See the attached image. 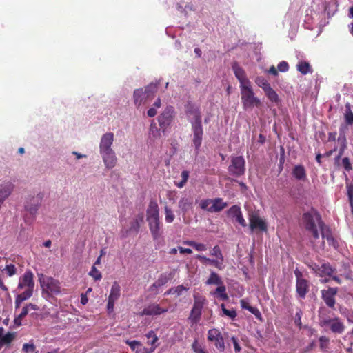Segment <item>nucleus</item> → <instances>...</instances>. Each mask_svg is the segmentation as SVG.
<instances>
[{
	"label": "nucleus",
	"mask_w": 353,
	"mask_h": 353,
	"mask_svg": "<svg viewBox=\"0 0 353 353\" xmlns=\"http://www.w3.org/2000/svg\"><path fill=\"white\" fill-rule=\"evenodd\" d=\"M185 112L188 121L192 125V131L193 133L192 143L195 147L196 153H198L202 143L203 134L201 112L196 105L190 101L185 105Z\"/></svg>",
	"instance_id": "nucleus-1"
},
{
	"label": "nucleus",
	"mask_w": 353,
	"mask_h": 353,
	"mask_svg": "<svg viewBox=\"0 0 353 353\" xmlns=\"http://www.w3.org/2000/svg\"><path fill=\"white\" fill-rule=\"evenodd\" d=\"M114 141V134L106 132L102 135L99 143V153L107 169L113 168L117 162V158L112 145Z\"/></svg>",
	"instance_id": "nucleus-2"
},
{
	"label": "nucleus",
	"mask_w": 353,
	"mask_h": 353,
	"mask_svg": "<svg viewBox=\"0 0 353 353\" xmlns=\"http://www.w3.org/2000/svg\"><path fill=\"white\" fill-rule=\"evenodd\" d=\"M302 222L305 230L309 232L314 239L319 238L320 230L325 223L322 221L320 214L314 208L304 212L302 216Z\"/></svg>",
	"instance_id": "nucleus-3"
},
{
	"label": "nucleus",
	"mask_w": 353,
	"mask_h": 353,
	"mask_svg": "<svg viewBox=\"0 0 353 353\" xmlns=\"http://www.w3.org/2000/svg\"><path fill=\"white\" fill-rule=\"evenodd\" d=\"M43 199V194L39 193L36 196H31L25 201L24 209L28 212L31 218H28L27 216H24V221L30 225L34 220L36 215L38 212L39 208L41 206Z\"/></svg>",
	"instance_id": "nucleus-4"
},
{
	"label": "nucleus",
	"mask_w": 353,
	"mask_h": 353,
	"mask_svg": "<svg viewBox=\"0 0 353 353\" xmlns=\"http://www.w3.org/2000/svg\"><path fill=\"white\" fill-rule=\"evenodd\" d=\"M241 102L245 110L252 109L254 106L259 107L261 103L260 99L255 97L251 83L240 86Z\"/></svg>",
	"instance_id": "nucleus-5"
},
{
	"label": "nucleus",
	"mask_w": 353,
	"mask_h": 353,
	"mask_svg": "<svg viewBox=\"0 0 353 353\" xmlns=\"http://www.w3.org/2000/svg\"><path fill=\"white\" fill-rule=\"evenodd\" d=\"M38 280L43 293L48 295H57L61 292V285L59 281L52 277H47L43 274H38Z\"/></svg>",
	"instance_id": "nucleus-6"
},
{
	"label": "nucleus",
	"mask_w": 353,
	"mask_h": 353,
	"mask_svg": "<svg viewBox=\"0 0 353 353\" xmlns=\"http://www.w3.org/2000/svg\"><path fill=\"white\" fill-rule=\"evenodd\" d=\"M34 275L30 270L26 271L22 276L19 278L18 283V289L22 290L26 288L23 293H28L31 297L33 294L34 288V282L33 280Z\"/></svg>",
	"instance_id": "nucleus-7"
},
{
	"label": "nucleus",
	"mask_w": 353,
	"mask_h": 353,
	"mask_svg": "<svg viewBox=\"0 0 353 353\" xmlns=\"http://www.w3.org/2000/svg\"><path fill=\"white\" fill-rule=\"evenodd\" d=\"M245 160L242 156L232 157L228 172L234 176H240L245 173Z\"/></svg>",
	"instance_id": "nucleus-8"
},
{
	"label": "nucleus",
	"mask_w": 353,
	"mask_h": 353,
	"mask_svg": "<svg viewBox=\"0 0 353 353\" xmlns=\"http://www.w3.org/2000/svg\"><path fill=\"white\" fill-rule=\"evenodd\" d=\"M294 274L296 276V291L298 296L304 299L309 292V283L303 277L302 273L298 270H294Z\"/></svg>",
	"instance_id": "nucleus-9"
},
{
	"label": "nucleus",
	"mask_w": 353,
	"mask_h": 353,
	"mask_svg": "<svg viewBox=\"0 0 353 353\" xmlns=\"http://www.w3.org/2000/svg\"><path fill=\"white\" fill-rule=\"evenodd\" d=\"M308 267L319 276L325 277L332 276V274L335 272V269L333 268L329 263L323 262L321 264H316L315 263H311L308 265Z\"/></svg>",
	"instance_id": "nucleus-10"
},
{
	"label": "nucleus",
	"mask_w": 353,
	"mask_h": 353,
	"mask_svg": "<svg viewBox=\"0 0 353 353\" xmlns=\"http://www.w3.org/2000/svg\"><path fill=\"white\" fill-rule=\"evenodd\" d=\"M174 114V108L171 105L167 106L163 112L159 116L158 121L160 127L165 131L172 123Z\"/></svg>",
	"instance_id": "nucleus-11"
},
{
	"label": "nucleus",
	"mask_w": 353,
	"mask_h": 353,
	"mask_svg": "<svg viewBox=\"0 0 353 353\" xmlns=\"http://www.w3.org/2000/svg\"><path fill=\"white\" fill-rule=\"evenodd\" d=\"M250 228L252 232L254 230H259L261 232L267 231V225L265 222L256 214L252 212L249 214Z\"/></svg>",
	"instance_id": "nucleus-12"
},
{
	"label": "nucleus",
	"mask_w": 353,
	"mask_h": 353,
	"mask_svg": "<svg viewBox=\"0 0 353 353\" xmlns=\"http://www.w3.org/2000/svg\"><path fill=\"white\" fill-rule=\"evenodd\" d=\"M208 339L214 342V345L220 351L223 352L225 350V344L221 332L217 329H211L208 333Z\"/></svg>",
	"instance_id": "nucleus-13"
},
{
	"label": "nucleus",
	"mask_w": 353,
	"mask_h": 353,
	"mask_svg": "<svg viewBox=\"0 0 353 353\" xmlns=\"http://www.w3.org/2000/svg\"><path fill=\"white\" fill-rule=\"evenodd\" d=\"M338 292L337 288H328L327 290H321V297L325 304L330 308H333L336 303L335 295Z\"/></svg>",
	"instance_id": "nucleus-14"
},
{
	"label": "nucleus",
	"mask_w": 353,
	"mask_h": 353,
	"mask_svg": "<svg viewBox=\"0 0 353 353\" xmlns=\"http://www.w3.org/2000/svg\"><path fill=\"white\" fill-rule=\"evenodd\" d=\"M167 308H162L156 303H150L145 306L141 312V315L156 316L167 312Z\"/></svg>",
	"instance_id": "nucleus-15"
},
{
	"label": "nucleus",
	"mask_w": 353,
	"mask_h": 353,
	"mask_svg": "<svg viewBox=\"0 0 353 353\" xmlns=\"http://www.w3.org/2000/svg\"><path fill=\"white\" fill-rule=\"evenodd\" d=\"M228 215L234 219L235 221L239 223L241 226L245 227L247 226L245 220L244 219L241 208L238 205H232L229 210L227 211Z\"/></svg>",
	"instance_id": "nucleus-16"
},
{
	"label": "nucleus",
	"mask_w": 353,
	"mask_h": 353,
	"mask_svg": "<svg viewBox=\"0 0 353 353\" xmlns=\"http://www.w3.org/2000/svg\"><path fill=\"white\" fill-rule=\"evenodd\" d=\"M150 231L151 232L152 236L154 240L158 239L161 237L162 234V231L161 230V221L159 219H148L146 220Z\"/></svg>",
	"instance_id": "nucleus-17"
},
{
	"label": "nucleus",
	"mask_w": 353,
	"mask_h": 353,
	"mask_svg": "<svg viewBox=\"0 0 353 353\" xmlns=\"http://www.w3.org/2000/svg\"><path fill=\"white\" fill-rule=\"evenodd\" d=\"M232 70L235 77L237 78L240 83V86H244L251 83L249 79L246 77L245 71L236 63L232 65Z\"/></svg>",
	"instance_id": "nucleus-18"
},
{
	"label": "nucleus",
	"mask_w": 353,
	"mask_h": 353,
	"mask_svg": "<svg viewBox=\"0 0 353 353\" xmlns=\"http://www.w3.org/2000/svg\"><path fill=\"white\" fill-rule=\"evenodd\" d=\"M14 185L11 182L0 184V200L3 202L12 194Z\"/></svg>",
	"instance_id": "nucleus-19"
},
{
	"label": "nucleus",
	"mask_w": 353,
	"mask_h": 353,
	"mask_svg": "<svg viewBox=\"0 0 353 353\" xmlns=\"http://www.w3.org/2000/svg\"><path fill=\"white\" fill-rule=\"evenodd\" d=\"M159 208L156 201H150L146 210V220L159 219Z\"/></svg>",
	"instance_id": "nucleus-20"
},
{
	"label": "nucleus",
	"mask_w": 353,
	"mask_h": 353,
	"mask_svg": "<svg viewBox=\"0 0 353 353\" xmlns=\"http://www.w3.org/2000/svg\"><path fill=\"white\" fill-rule=\"evenodd\" d=\"M320 230L322 238L325 239L327 241L330 245H332L335 248H337L338 243L334 239L329 228L325 224L323 225V227H322L320 229Z\"/></svg>",
	"instance_id": "nucleus-21"
},
{
	"label": "nucleus",
	"mask_w": 353,
	"mask_h": 353,
	"mask_svg": "<svg viewBox=\"0 0 353 353\" xmlns=\"http://www.w3.org/2000/svg\"><path fill=\"white\" fill-rule=\"evenodd\" d=\"M133 99L134 104L139 107L150 98L143 89H137L134 91Z\"/></svg>",
	"instance_id": "nucleus-22"
},
{
	"label": "nucleus",
	"mask_w": 353,
	"mask_h": 353,
	"mask_svg": "<svg viewBox=\"0 0 353 353\" xmlns=\"http://www.w3.org/2000/svg\"><path fill=\"white\" fill-rule=\"evenodd\" d=\"M193 205V199L191 197L184 196L182 197L178 203L179 209L181 210L183 214H185L189 210H190Z\"/></svg>",
	"instance_id": "nucleus-23"
},
{
	"label": "nucleus",
	"mask_w": 353,
	"mask_h": 353,
	"mask_svg": "<svg viewBox=\"0 0 353 353\" xmlns=\"http://www.w3.org/2000/svg\"><path fill=\"white\" fill-rule=\"evenodd\" d=\"M228 203L224 202L222 199L216 198L212 199V204L210 205L209 208V212H220L226 208Z\"/></svg>",
	"instance_id": "nucleus-24"
},
{
	"label": "nucleus",
	"mask_w": 353,
	"mask_h": 353,
	"mask_svg": "<svg viewBox=\"0 0 353 353\" xmlns=\"http://www.w3.org/2000/svg\"><path fill=\"white\" fill-rule=\"evenodd\" d=\"M339 131L340 134L337 139V141L340 144L338 154L342 156L344 154L345 149L347 148V139L343 130V127H341Z\"/></svg>",
	"instance_id": "nucleus-25"
},
{
	"label": "nucleus",
	"mask_w": 353,
	"mask_h": 353,
	"mask_svg": "<svg viewBox=\"0 0 353 353\" xmlns=\"http://www.w3.org/2000/svg\"><path fill=\"white\" fill-rule=\"evenodd\" d=\"M345 325L339 318H334L330 327L331 331L334 333L341 334L345 330Z\"/></svg>",
	"instance_id": "nucleus-26"
},
{
	"label": "nucleus",
	"mask_w": 353,
	"mask_h": 353,
	"mask_svg": "<svg viewBox=\"0 0 353 353\" xmlns=\"http://www.w3.org/2000/svg\"><path fill=\"white\" fill-rule=\"evenodd\" d=\"M196 258L203 263L212 265L217 268L219 270H222L223 268V263L221 261H218L216 259H211L203 255H197Z\"/></svg>",
	"instance_id": "nucleus-27"
},
{
	"label": "nucleus",
	"mask_w": 353,
	"mask_h": 353,
	"mask_svg": "<svg viewBox=\"0 0 353 353\" xmlns=\"http://www.w3.org/2000/svg\"><path fill=\"white\" fill-rule=\"evenodd\" d=\"M292 175L298 180L305 181L306 179V171L301 165H295L292 170Z\"/></svg>",
	"instance_id": "nucleus-28"
},
{
	"label": "nucleus",
	"mask_w": 353,
	"mask_h": 353,
	"mask_svg": "<svg viewBox=\"0 0 353 353\" xmlns=\"http://www.w3.org/2000/svg\"><path fill=\"white\" fill-rule=\"evenodd\" d=\"M125 343L130 347L132 350L134 351L136 353H148V349L143 347L141 343L138 341L127 340Z\"/></svg>",
	"instance_id": "nucleus-29"
},
{
	"label": "nucleus",
	"mask_w": 353,
	"mask_h": 353,
	"mask_svg": "<svg viewBox=\"0 0 353 353\" xmlns=\"http://www.w3.org/2000/svg\"><path fill=\"white\" fill-rule=\"evenodd\" d=\"M174 275V270L163 273L160 274L156 282L157 283L158 285L162 287L163 285H165L170 280L172 279Z\"/></svg>",
	"instance_id": "nucleus-30"
},
{
	"label": "nucleus",
	"mask_w": 353,
	"mask_h": 353,
	"mask_svg": "<svg viewBox=\"0 0 353 353\" xmlns=\"http://www.w3.org/2000/svg\"><path fill=\"white\" fill-rule=\"evenodd\" d=\"M296 68L297 70L303 75L312 72V70L311 68L310 63L306 61L299 62L298 64L296 65Z\"/></svg>",
	"instance_id": "nucleus-31"
},
{
	"label": "nucleus",
	"mask_w": 353,
	"mask_h": 353,
	"mask_svg": "<svg viewBox=\"0 0 353 353\" xmlns=\"http://www.w3.org/2000/svg\"><path fill=\"white\" fill-rule=\"evenodd\" d=\"M205 283L207 285H221V284H223V283L218 274L214 272H212Z\"/></svg>",
	"instance_id": "nucleus-32"
},
{
	"label": "nucleus",
	"mask_w": 353,
	"mask_h": 353,
	"mask_svg": "<svg viewBox=\"0 0 353 353\" xmlns=\"http://www.w3.org/2000/svg\"><path fill=\"white\" fill-rule=\"evenodd\" d=\"M121 288L117 282H114L108 299L117 301L120 296Z\"/></svg>",
	"instance_id": "nucleus-33"
},
{
	"label": "nucleus",
	"mask_w": 353,
	"mask_h": 353,
	"mask_svg": "<svg viewBox=\"0 0 353 353\" xmlns=\"http://www.w3.org/2000/svg\"><path fill=\"white\" fill-rule=\"evenodd\" d=\"M202 314V310L192 307L188 319L192 323L196 324L199 323Z\"/></svg>",
	"instance_id": "nucleus-34"
},
{
	"label": "nucleus",
	"mask_w": 353,
	"mask_h": 353,
	"mask_svg": "<svg viewBox=\"0 0 353 353\" xmlns=\"http://www.w3.org/2000/svg\"><path fill=\"white\" fill-rule=\"evenodd\" d=\"M225 291L226 288L223 283L221 284V285H218L215 291L214 292H211V294L212 295H217L221 299L225 301L228 299V296Z\"/></svg>",
	"instance_id": "nucleus-35"
},
{
	"label": "nucleus",
	"mask_w": 353,
	"mask_h": 353,
	"mask_svg": "<svg viewBox=\"0 0 353 353\" xmlns=\"http://www.w3.org/2000/svg\"><path fill=\"white\" fill-rule=\"evenodd\" d=\"M159 84V82L157 81L155 83H150L145 88V90L143 91L146 93L147 97H148L149 98L153 97L154 93H156L157 91Z\"/></svg>",
	"instance_id": "nucleus-36"
},
{
	"label": "nucleus",
	"mask_w": 353,
	"mask_h": 353,
	"mask_svg": "<svg viewBox=\"0 0 353 353\" xmlns=\"http://www.w3.org/2000/svg\"><path fill=\"white\" fill-rule=\"evenodd\" d=\"M344 117L347 125H353V112L351 110V105L349 103L345 104Z\"/></svg>",
	"instance_id": "nucleus-37"
},
{
	"label": "nucleus",
	"mask_w": 353,
	"mask_h": 353,
	"mask_svg": "<svg viewBox=\"0 0 353 353\" xmlns=\"http://www.w3.org/2000/svg\"><path fill=\"white\" fill-rule=\"evenodd\" d=\"M188 288L184 286L183 285H180L175 288H170L165 293V294H176V296H181L183 292L188 291Z\"/></svg>",
	"instance_id": "nucleus-38"
},
{
	"label": "nucleus",
	"mask_w": 353,
	"mask_h": 353,
	"mask_svg": "<svg viewBox=\"0 0 353 353\" xmlns=\"http://www.w3.org/2000/svg\"><path fill=\"white\" fill-rule=\"evenodd\" d=\"M194 305L192 307L202 310L204 304L206 303V299L202 296L194 295Z\"/></svg>",
	"instance_id": "nucleus-39"
},
{
	"label": "nucleus",
	"mask_w": 353,
	"mask_h": 353,
	"mask_svg": "<svg viewBox=\"0 0 353 353\" xmlns=\"http://www.w3.org/2000/svg\"><path fill=\"white\" fill-rule=\"evenodd\" d=\"M161 106V101L160 98H157V100L147 112V114L150 117H154L157 113V109L160 108Z\"/></svg>",
	"instance_id": "nucleus-40"
},
{
	"label": "nucleus",
	"mask_w": 353,
	"mask_h": 353,
	"mask_svg": "<svg viewBox=\"0 0 353 353\" xmlns=\"http://www.w3.org/2000/svg\"><path fill=\"white\" fill-rule=\"evenodd\" d=\"M150 137L156 139L161 137V130L157 128V124L152 121L149 130Z\"/></svg>",
	"instance_id": "nucleus-41"
},
{
	"label": "nucleus",
	"mask_w": 353,
	"mask_h": 353,
	"mask_svg": "<svg viewBox=\"0 0 353 353\" xmlns=\"http://www.w3.org/2000/svg\"><path fill=\"white\" fill-rule=\"evenodd\" d=\"M267 97L272 102L277 103L279 101V96L276 92L270 87L264 91Z\"/></svg>",
	"instance_id": "nucleus-42"
},
{
	"label": "nucleus",
	"mask_w": 353,
	"mask_h": 353,
	"mask_svg": "<svg viewBox=\"0 0 353 353\" xmlns=\"http://www.w3.org/2000/svg\"><path fill=\"white\" fill-rule=\"evenodd\" d=\"M255 83L259 87H261L263 91L270 87V84L268 82V81L263 77H257L255 79Z\"/></svg>",
	"instance_id": "nucleus-43"
},
{
	"label": "nucleus",
	"mask_w": 353,
	"mask_h": 353,
	"mask_svg": "<svg viewBox=\"0 0 353 353\" xmlns=\"http://www.w3.org/2000/svg\"><path fill=\"white\" fill-rule=\"evenodd\" d=\"M30 298V294L28 293H21L18 294L15 299V308L18 309L20 307L21 303Z\"/></svg>",
	"instance_id": "nucleus-44"
},
{
	"label": "nucleus",
	"mask_w": 353,
	"mask_h": 353,
	"mask_svg": "<svg viewBox=\"0 0 353 353\" xmlns=\"http://www.w3.org/2000/svg\"><path fill=\"white\" fill-rule=\"evenodd\" d=\"M185 243L194 248L197 251H205L207 250V245L203 243H198L192 241H186Z\"/></svg>",
	"instance_id": "nucleus-45"
},
{
	"label": "nucleus",
	"mask_w": 353,
	"mask_h": 353,
	"mask_svg": "<svg viewBox=\"0 0 353 353\" xmlns=\"http://www.w3.org/2000/svg\"><path fill=\"white\" fill-rule=\"evenodd\" d=\"M164 211L165 214V221L169 223H172L175 218L173 211L167 205L165 206Z\"/></svg>",
	"instance_id": "nucleus-46"
},
{
	"label": "nucleus",
	"mask_w": 353,
	"mask_h": 353,
	"mask_svg": "<svg viewBox=\"0 0 353 353\" xmlns=\"http://www.w3.org/2000/svg\"><path fill=\"white\" fill-rule=\"evenodd\" d=\"M210 254L216 258V260L223 262V256L218 245H215L210 252Z\"/></svg>",
	"instance_id": "nucleus-47"
},
{
	"label": "nucleus",
	"mask_w": 353,
	"mask_h": 353,
	"mask_svg": "<svg viewBox=\"0 0 353 353\" xmlns=\"http://www.w3.org/2000/svg\"><path fill=\"white\" fill-rule=\"evenodd\" d=\"M14 339V334L8 332L0 338V343L3 347L5 345L10 344Z\"/></svg>",
	"instance_id": "nucleus-48"
},
{
	"label": "nucleus",
	"mask_w": 353,
	"mask_h": 353,
	"mask_svg": "<svg viewBox=\"0 0 353 353\" xmlns=\"http://www.w3.org/2000/svg\"><path fill=\"white\" fill-rule=\"evenodd\" d=\"M181 181L180 182H178L176 183V185L179 188H183L185 185V184L186 183V182L188 179V177H189V172L187 170H183L181 172Z\"/></svg>",
	"instance_id": "nucleus-49"
},
{
	"label": "nucleus",
	"mask_w": 353,
	"mask_h": 353,
	"mask_svg": "<svg viewBox=\"0 0 353 353\" xmlns=\"http://www.w3.org/2000/svg\"><path fill=\"white\" fill-rule=\"evenodd\" d=\"M221 307L222 309V311L223 312V314L230 317L232 319H234L236 316V312L234 310H228L225 307L224 304L221 305Z\"/></svg>",
	"instance_id": "nucleus-50"
},
{
	"label": "nucleus",
	"mask_w": 353,
	"mask_h": 353,
	"mask_svg": "<svg viewBox=\"0 0 353 353\" xmlns=\"http://www.w3.org/2000/svg\"><path fill=\"white\" fill-rule=\"evenodd\" d=\"M89 274L95 280L99 281L102 278L101 273L96 268L94 265H93L91 268Z\"/></svg>",
	"instance_id": "nucleus-51"
},
{
	"label": "nucleus",
	"mask_w": 353,
	"mask_h": 353,
	"mask_svg": "<svg viewBox=\"0 0 353 353\" xmlns=\"http://www.w3.org/2000/svg\"><path fill=\"white\" fill-rule=\"evenodd\" d=\"M341 165L347 172H350L352 170V166L348 157H344L342 159Z\"/></svg>",
	"instance_id": "nucleus-52"
},
{
	"label": "nucleus",
	"mask_w": 353,
	"mask_h": 353,
	"mask_svg": "<svg viewBox=\"0 0 353 353\" xmlns=\"http://www.w3.org/2000/svg\"><path fill=\"white\" fill-rule=\"evenodd\" d=\"M3 270L6 272L7 274L9 276L14 275L17 272V269L15 266L12 264L7 265L3 269Z\"/></svg>",
	"instance_id": "nucleus-53"
},
{
	"label": "nucleus",
	"mask_w": 353,
	"mask_h": 353,
	"mask_svg": "<svg viewBox=\"0 0 353 353\" xmlns=\"http://www.w3.org/2000/svg\"><path fill=\"white\" fill-rule=\"evenodd\" d=\"M212 204V199L202 200L200 203V207L203 210L209 211L210 205Z\"/></svg>",
	"instance_id": "nucleus-54"
},
{
	"label": "nucleus",
	"mask_w": 353,
	"mask_h": 353,
	"mask_svg": "<svg viewBox=\"0 0 353 353\" xmlns=\"http://www.w3.org/2000/svg\"><path fill=\"white\" fill-rule=\"evenodd\" d=\"M248 310L253 314L257 319L262 321V316L258 308L250 306L248 307Z\"/></svg>",
	"instance_id": "nucleus-55"
},
{
	"label": "nucleus",
	"mask_w": 353,
	"mask_h": 353,
	"mask_svg": "<svg viewBox=\"0 0 353 353\" xmlns=\"http://www.w3.org/2000/svg\"><path fill=\"white\" fill-rule=\"evenodd\" d=\"M146 336L148 339H150V340H152L150 342V344L151 345H155L156 342L158 341V337L157 336L156 334L154 333V331L151 330L147 334H146Z\"/></svg>",
	"instance_id": "nucleus-56"
},
{
	"label": "nucleus",
	"mask_w": 353,
	"mask_h": 353,
	"mask_svg": "<svg viewBox=\"0 0 353 353\" xmlns=\"http://www.w3.org/2000/svg\"><path fill=\"white\" fill-rule=\"evenodd\" d=\"M277 68L280 72H285L289 70V65L286 61H283L279 63Z\"/></svg>",
	"instance_id": "nucleus-57"
},
{
	"label": "nucleus",
	"mask_w": 353,
	"mask_h": 353,
	"mask_svg": "<svg viewBox=\"0 0 353 353\" xmlns=\"http://www.w3.org/2000/svg\"><path fill=\"white\" fill-rule=\"evenodd\" d=\"M347 196L350 203L353 202V183L347 185Z\"/></svg>",
	"instance_id": "nucleus-58"
},
{
	"label": "nucleus",
	"mask_w": 353,
	"mask_h": 353,
	"mask_svg": "<svg viewBox=\"0 0 353 353\" xmlns=\"http://www.w3.org/2000/svg\"><path fill=\"white\" fill-rule=\"evenodd\" d=\"M23 351L26 353H28L30 352H34L35 350V346L34 344L24 343L23 345Z\"/></svg>",
	"instance_id": "nucleus-59"
},
{
	"label": "nucleus",
	"mask_w": 353,
	"mask_h": 353,
	"mask_svg": "<svg viewBox=\"0 0 353 353\" xmlns=\"http://www.w3.org/2000/svg\"><path fill=\"white\" fill-rule=\"evenodd\" d=\"M301 314H302V312L301 310H299V312H297L296 313L295 317H294V323L299 327H301Z\"/></svg>",
	"instance_id": "nucleus-60"
},
{
	"label": "nucleus",
	"mask_w": 353,
	"mask_h": 353,
	"mask_svg": "<svg viewBox=\"0 0 353 353\" xmlns=\"http://www.w3.org/2000/svg\"><path fill=\"white\" fill-rule=\"evenodd\" d=\"M319 341H320V346L322 349L327 347L329 340L326 336H321L319 339Z\"/></svg>",
	"instance_id": "nucleus-61"
},
{
	"label": "nucleus",
	"mask_w": 353,
	"mask_h": 353,
	"mask_svg": "<svg viewBox=\"0 0 353 353\" xmlns=\"http://www.w3.org/2000/svg\"><path fill=\"white\" fill-rule=\"evenodd\" d=\"M115 301H116L108 299V305H107V310H108V313H111L113 312Z\"/></svg>",
	"instance_id": "nucleus-62"
},
{
	"label": "nucleus",
	"mask_w": 353,
	"mask_h": 353,
	"mask_svg": "<svg viewBox=\"0 0 353 353\" xmlns=\"http://www.w3.org/2000/svg\"><path fill=\"white\" fill-rule=\"evenodd\" d=\"M139 228H140L139 221L138 219H136L133 223H132L130 230H133L136 232H138Z\"/></svg>",
	"instance_id": "nucleus-63"
},
{
	"label": "nucleus",
	"mask_w": 353,
	"mask_h": 353,
	"mask_svg": "<svg viewBox=\"0 0 353 353\" xmlns=\"http://www.w3.org/2000/svg\"><path fill=\"white\" fill-rule=\"evenodd\" d=\"M161 288L157 285V283L155 281L151 286L149 288V291L154 292V294H157L158 288Z\"/></svg>",
	"instance_id": "nucleus-64"
}]
</instances>
